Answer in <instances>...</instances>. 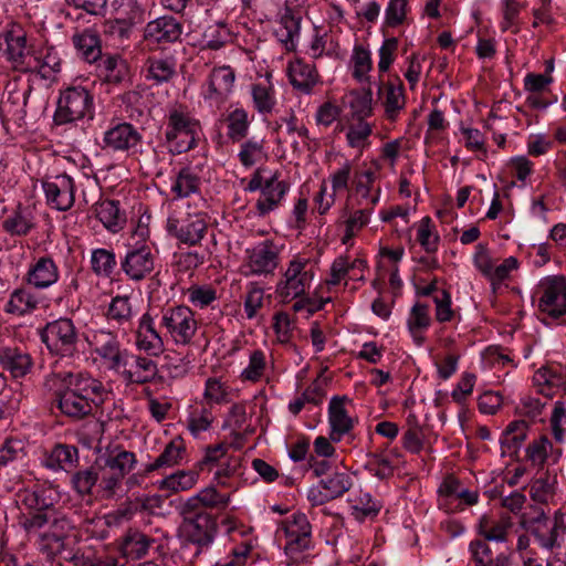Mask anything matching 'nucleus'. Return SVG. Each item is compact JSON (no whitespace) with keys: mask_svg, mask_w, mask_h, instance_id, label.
Returning <instances> with one entry per match:
<instances>
[{"mask_svg":"<svg viewBox=\"0 0 566 566\" xmlns=\"http://www.w3.org/2000/svg\"><path fill=\"white\" fill-rule=\"evenodd\" d=\"M57 268L52 259L41 258L28 273V282L38 289H44L57 281Z\"/></svg>","mask_w":566,"mask_h":566,"instance_id":"obj_23","label":"nucleus"},{"mask_svg":"<svg viewBox=\"0 0 566 566\" xmlns=\"http://www.w3.org/2000/svg\"><path fill=\"white\" fill-rule=\"evenodd\" d=\"M235 75L230 66H220L212 70L207 97L216 102L224 101L232 92Z\"/></svg>","mask_w":566,"mask_h":566,"instance_id":"obj_22","label":"nucleus"},{"mask_svg":"<svg viewBox=\"0 0 566 566\" xmlns=\"http://www.w3.org/2000/svg\"><path fill=\"white\" fill-rule=\"evenodd\" d=\"M353 515L358 521H364L366 517L375 516L379 509L375 502L371 501V496L368 493L360 495L358 499L352 500Z\"/></svg>","mask_w":566,"mask_h":566,"instance_id":"obj_55","label":"nucleus"},{"mask_svg":"<svg viewBox=\"0 0 566 566\" xmlns=\"http://www.w3.org/2000/svg\"><path fill=\"white\" fill-rule=\"evenodd\" d=\"M252 98L254 107L261 114H269L275 106V97L271 87L262 84L252 85Z\"/></svg>","mask_w":566,"mask_h":566,"instance_id":"obj_47","label":"nucleus"},{"mask_svg":"<svg viewBox=\"0 0 566 566\" xmlns=\"http://www.w3.org/2000/svg\"><path fill=\"white\" fill-rule=\"evenodd\" d=\"M115 253L107 249H95L92 251L91 265L92 271L97 276L111 277L116 269Z\"/></svg>","mask_w":566,"mask_h":566,"instance_id":"obj_37","label":"nucleus"},{"mask_svg":"<svg viewBox=\"0 0 566 566\" xmlns=\"http://www.w3.org/2000/svg\"><path fill=\"white\" fill-rule=\"evenodd\" d=\"M319 485L332 500H335L353 486V479L346 472H333L321 479Z\"/></svg>","mask_w":566,"mask_h":566,"instance_id":"obj_34","label":"nucleus"},{"mask_svg":"<svg viewBox=\"0 0 566 566\" xmlns=\"http://www.w3.org/2000/svg\"><path fill=\"white\" fill-rule=\"evenodd\" d=\"M520 525L530 532L539 547L555 552L560 549L566 539V523L564 514L556 512L553 520H549L542 509L537 510L535 516L522 515Z\"/></svg>","mask_w":566,"mask_h":566,"instance_id":"obj_3","label":"nucleus"},{"mask_svg":"<svg viewBox=\"0 0 566 566\" xmlns=\"http://www.w3.org/2000/svg\"><path fill=\"white\" fill-rule=\"evenodd\" d=\"M346 397L335 396L331 399L328 408V419L332 428L331 440L340 441L343 434L349 432L353 428V420L345 409Z\"/></svg>","mask_w":566,"mask_h":566,"instance_id":"obj_21","label":"nucleus"},{"mask_svg":"<svg viewBox=\"0 0 566 566\" xmlns=\"http://www.w3.org/2000/svg\"><path fill=\"white\" fill-rule=\"evenodd\" d=\"M199 123L178 111L169 114L168 126L165 133L166 140L170 144V150L182 154L192 149L199 135Z\"/></svg>","mask_w":566,"mask_h":566,"instance_id":"obj_4","label":"nucleus"},{"mask_svg":"<svg viewBox=\"0 0 566 566\" xmlns=\"http://www.w3.org/2000/svg\"><path fill=\"white\" fill-rule=\"evenodd\" d=\"M386 98H385V111L389 119H395L398 112L405 106V96L402 84L399 83L396 86L392 83H388L385 86Z\"/></svg>","mask_w":566,"mask_h":566,"instance_id":"obj_45","label":"nucleus"},{"mask_svg":"<svg viewBox=\"0 0 566 566\" xmlns=\"http://www.w3.org/2000/svg\"><path fill=\"white\" fill-rule=\"evenodd\" d=\"M289 188L290 185L286 181L279 180L277 174H274L271 178L266 179L260 198L255 203L258 214L264 217L276 209Z\"/></svg>","mask_w":566,"mask_h":566,"instance_id":"obj_16","label":"nucleus"},{"mask_svg":"<svg viewBox=\"0 0 566 566\" xmlns=\"http://www.w3.org/2000/svg\"><path fill=\"white\" fill-rule=\"evenodd\" d=\"M137 370H127L125 377L130 382L146 384L154 379L157 374L156 363L147 357L136 356L134 358Z\"/></svg>","mask_w":566,"mask_h":566,"instance_id":"obj_39","label":"nucleus"},{"mask_svg":"<svg viewBox=\"0 0 566 566\" xmlns=\"http://www.w3.org/2000/svg\"><path fill=\"white\" fill-rule=\"evenodd\" d=\"M48 201L57 210H69L74 203V181L67 175H59L43 184Z\"/></svg>","mask_w":566,"mask_h":566,"instance_id":"obj_14","label":"nucleus"},{"mask_svg":"<svg viewBox=\"0 0 566 566\" xmlns=\"http://www.w3.org/2000/svg\"><path fill=\"white\" fill-rule=\"evenodd\" d=\"M199 188V178L189 168H182L171 187L172 192L179 198L188 197L197 192Z\"/></svg>","mask_w":566,"mask_h":566,"instance_id":"obj_43","label":"nucleus"},{"mask_svg":"<svg viewBox=\"0 0 566 566\" xmlns=\"http://www.w3.org/2000/svg\"><path fill=\"white\" fill-rule=\"evenodd\" d=\"M25 35L14 34L13 32H8L6 34V43H7V55L8 59L14 64V67H31L30 63L25 61L28 57V52L25 48Z\"/></svg>","mask_w":566,"mask_h":566,"instance_id":"obj_35","label":"nucleus"},{"mask_svg":"<svg viewBox=\"0 0 566 566\" xmlns=\"http://www.w3.org/2000/svg\"><path fill=\"white\" fill-rule=\"evenodd\" d=\"M286 537L285 552L293 562H297L296 554L308 549L311 544V524L305 514L293 515V521L287 522L283 528Z\"/></svg>","mask_w":566,"mask_h":566,"instance_id":"obj_11","label":"nucleus"},{"mask_svg":"<svg viewBox=\"0 0 566 566\" xmlns=\"http://www.w3.org/2000/svg\"><path fill=\"white\" fill-rule=\"evenodd\" d=\"M198 480L196 471H177L158 482L159 490H169L174 493L188 491L195 486Z\"/></svg>","mask_w":566,"mask_h":566,"instance_id":"obj_32","label":"nucleus"},{"mask_svg":"<svg viewBox=\"0 0 566 566\" xmlns=\"http://www.w3.org/2000/svg\"><path fill=\"white\" fill-rule=\"evenodd\" d=\"M122 270L133 281H140L154 271V255L147 245L134 248L120 262Z\"/></svg>","mask_w":566,"mask_h":566,"instance_id":"obj_13","label":"nucleus"},{"mask_svg":"<svg viewBox=\"0 0 566 566\" xmlns=\"http://www.w3.org/2000/svg\"><path fill=\"white\" fill-rule=\"evenodd\" d=\"M91 103V96L85 88L65 90L59 98L54 122L62 125L83 118L90 111Z\"/></svg>","mask_w":566,"mask_h":566,"instance_id":"obj_9","label":"nucleus"},{"mask_svg":"<svg viewBox=\"0 0 566 566\" xmlns=\"http://www.w3.org/2000/svg\"><path fill=\"white\" fill-rule=\"evenodd\" d=\"M306 262L293 260L284 273V280L277 283L276 293L283 301H290L305 293L312 275L305 270Z\"/></svg>","mask_w":566,"mask_h":566,"instance_id":"obj_10","label":"nucleus"},{"mask_svg":"<svg viewBox=\"0 0 566 566\" xmlns=\"http://www.w3.org/2000/svg\"><path fill=\"white\" fill-rule=\"evenodd\" d=\"M132 316L133 307L128 296H116L112 300L107 310L108 319L124 325L130 321Z\"/></svg>","mask_w":566,"mask_h":566,"instance_id":"obj_44","label":"nucleus"},{"mask_svg":"<svg viewBox=\"0 0 566 566\" xmlns=\"http://www.w3.org/2000/svg\"><path fill=\"white\" fill-rule=\"evenodd\" d=\"M140 142V134L128 123L118 124L104 134L105 147L113 150L136 149Z\"/></svg>","mask_w":566,"mask_h":566,"instance_id":"obj_17","label":"nucleus"},{"mask_svg":"<svg viewBox=\"0 0 566 566\" xmlns=\"http://www.w3.org/2000/svg\"><path fill=\"white\" fill-rule=\"evenodd\" d=\"M33 224L24 211H15L3 221V228L15 235H25L32 229Z\"/></svg>","mask_w":566,"mask_h":566,"instance_id":"obj_52","label":"nucleus"},{"mask_svg":"<svg viewBox=\"0 0 566 566\" xmlns=\"http://www.w3.org/2000/svg\"><path fill=\"white\" fill-rule=\"evenodd\" d=\"M429 306L422 303H416L408 318L409 331L424 329L430 325Z\"/></svg>","mask_w":566,"mask_h":566,"instance_id":"obj_59","label":"nucleus"},{"mask_svg":"<svg viewBox=\"0 0 566 566\" xmlns=\"http://www.w3.org/2000/svg\"><path fill=\"white\" fill-rule=\"evenodd\" d=\"M95 469L99 488L104 492V496L111 499L115 495L120 485V480L105 465L98 464V458L95 461Z\"/></svg>","mask_w":566,"mask_h":566,"instance_id":"obj_49","label":"nucleus"},{"mask_svg":"<svg viewBox=\"0 0 566 566\" xmlns=\"http://www.w3.org/2000/svg\"><path fill=\"white\" fill-rule=\"evenodd\" d=\"M546 399L542 400L535 397H525L521 399L520 405L517 406V411L521 416L527 417L533 421H542V413L547 403V397L549 394H545Z\"/></svg>","mask_w":566,"mask_h":566,"instance_id":"obj_50","label":"nucleus"},{"mask_svg":"<svg viewBox=\"0 0 566 566\" xmlns=\"http://www.w3.org/2000/svg\"><path fill=\"white\" fill-rule=\"evenodd\" d=\"M154 543V539L136 528H129L123 537L122 552L128 558H142Z\"/></svg>","mask_w":566,"mask_h":566,"instance_id":"obj_24","label":"nucleus"},{"mask_svg":"<svg viewBox=\"0 0 566 566\" xmlns=\"http://www.w3.org/2000/svg\"><path fill=\"white\" fill-rule=\"evenodd\" d=\"M147 77L157 84L168 82L176 75V63L172 59H148Z\"/></svg>","mask_w":566,"mask_h":566,"instance_id":"obj_38","label":"nucleus"},{"mask_svg":"<svg viewBox=\"0 0 566 566\" xmlns=\"http://www.w3.org/2000/svg\"><path fill=\"white\" fill-rule=\"evenodd\" d=\"M366 469L375 476L384 480L392 475L394 467L388 458L374 455L366 464Z\"/></svg>","mask_w":566,"mask_h":566,"instance_id":"obj_63","label":"nucleus"},{"mask_svg":"<svg viewBox=\"0 0 566 566\" xmlns=\"http://www.w3.org/2000/svg\"><path fill=\"white\" fill-rule=\"evenodd\" d=\"M94 352L108 361V368L117 370L125 366L124 353L120 352L117 337L105 331L94 333L91 342Z\"/></svg>","mask_w":566,"mask_h":566,"instance_id":"obj_15","label":"nucleus"},{"mask_svg":"<svg viewBox=\"0 0 566 566\" xmlns=\"http://www.w3.org/2000/svg\"><path fill=\"white\" fill-rule=\"evenodd\" d=\"M136 345L148 355L158 356L164 352V340L154 326L149 314L143 315L137 332Z\"/></svg>","mask_w":566,"mask_h":566,"instance_id":"obj_20","label":"nucleus"},{"mask_svg":"<svg viewBox=\"0 0 566 566\" xmlns=\"http://www.w3.org/2000/svg\"><path fill=\"white\" fill-rule=\"evenodd\" d=\"M182 33V27L174 17H160L147 23L145 38L155 42H175Z\"/></svg>","mask_w":566,"mask_h":566,"instance_id":"obj_19","label":"nucleus"},{"mask_svg":"<svg viewBox=\"0 0 566 566\" xmlns=\"http://www.w3.org/2000/svg\"><path fill=\"white\" fill-rule=\"evenodd\" d=\"M300 22L301 19L294 17L290 10L281 17L275 35L287 51H294L296 48L295 39L300 35Z\"/></svg>","mask_w":566,"mask_h":566,"instance_id":"obj_28","label":"nucleus"},{"mask_svg":"<svg viewBox=\"0 0 566 566\" xmlns=\"http://www.w3.org/2000/svg\"><path fill=\"white\" fill-rule=\"evenodd\" d=\"M49 523H51L52 528H56L61 523V521L56 518L52 505L49 506V510L30 512L28 515L22 514L20 516V525L27 532L38 531ZM62 523H64V521H62Z\"/></svg>","mask_w":566,"mask_h":566,"instance_id":"obj_33","label":"nucleus"},{"mask_svg":"<svg viewBox=\"0 0 566 566\" xmlns=\"http://www.w3.org/2000/svg\"><path fill=\"white\" fill-rule=\"evenodd\" d=\"M229 502L228 495L220 494L214 488H206L197 495L181 502L180 505L187 506L196 511L209 512L210 509L217 506H226Z\"/></svg>","mask_w":566,"mask_h":566,"instance_id":"obj_26","label":"nucleus"},{"mask_svg":"<svg viewBox=\"0 0 566 566\" xmlns=\"http://www.w3.org/2000/svg\"><path fill=\"white\" fill-rule=\"evenodd\" d=\"M407 0H390L386 9V23L389 27H397L406 19Z\"/></svg>","mask_w":566,"mask_h":566,"instance_id":"obj_60","label":"nucleus"},{"mask_svg":"<svg viewBox=\"0 0 566 566\" xmlns=\"http://www.w3.org/2000/svg\"><path fill=\"white\" fill-rule=\"evenodd\" d=\"M520 14V4L516 0H503V21L501 24L502 31L513 29L514 33L518 32L516 28V19Z\"/></svg>","mask_w":566,"mask_h":566,"instance_id":"obj_64","label":"nucleus"},{"mask_svg":"<svg viewBox=\"0 0 566 566\" xmlns=\"http://www.w3.org/2000/svg\"><path fill=\"white\" fill-rule=\"evenodd\" d=\"M36 304V298L30 292L24 289H18L10 296L8 312L23 315L35 308Z\"/></svg>","mask_w":566,"mask_h":566,"instance_id":"obj_42","label":"nucleus"},{"mask_svg":"<svg viewBox=\"0 0 566 566\" xmlns=\"http://www.w3.org/2000/svg\"><path fill=\"white\" fill-rule=\"evenodd\" d=\"M73 44L82 55V57L88 62H96L102 55V49L99 38L92 31H84L73 36Z\"/></svg>","mask_w":566,"mask_h":566,"instance_id":"obj_30","label":"nucleus"},{"mask_svg":"<svg viewBox=\"0 0 566 566\" xmlns=\"http://www.w3.org/2000/svg\"><path fill=\"white\" fill-rule=\"evenodd\" d=\"M135 463V454L126 450L98 457V464L107 467L120 481L130 472Z\"/></svg>","mask_w":566,"mask_h":566,"instance_id":"obj_27","label":"nucleus"},{"mask_svg":"<svg viewBox=\"0 0 566 566\" xmlns=\"http://www.w3.org/2000/svg\"><path fill=\"white\" fill-rule=\"evenodd\" d=\"M265 368V356L261 350H254L250 356L249 366L242 371L247 380L256 381L263 375Z\"/></svg>","mask_w":566,"mask_h":566,"instance_id":"obj_58","label":"nucleus"},{"mask_svg":"<svg viewBox=\"0 0 566 566\" xmlns=\"http://www.w3.org/2000/svg\"><path fill=\"white\" fill-rule=\"evenodd\" d=\"M41 338L51 353L61 357L72 356L76 350L77 333L70 318L48 323Z\"/></svg>","mask_w":566,"mask_h":566,"instance_id":"obj_5","label":"nucleus"},{"mask_svg":"<svg viewBox=\"0 0 566 566\" xmlns=\"http://www.w3.org/2000/svg\"><path fill=\"white\" fill-rule=\"evenodd\" d=\"M0 364L13 378L24 377L33 367V360L27 352L10 346L0 347Z\"/></svg>","mask_w":566,"mask_h":566,"instance_id":"obj_18","label":"nucleus"},{"mask_svg":"<svg viewBox=\"0 0 566 566\" xmlns=\"http://www.w3.org/2000/svg\"><path fill=\"white\" fill-rule=\"evenodd\" d=\"M551 426L554 438L557 441H562L564 433L566 432V408L560 401H557L554 406L551 417Z\"/></svg>","mask_w":566,"mask_h":566,"instance_id":"obj_62","label":"nucleus"},{"mask_svg":"<svg viewBox=\"0 0 566 566\" xmlns=\"http://www.w3.org/2000/svg\"><path fill=\"white\" fill-rule=\"evenodd\" d=\"M228 136L234 140H241L247 136L249 128L248 113L243 108H235L228 117Z\"/></svg>","mask_w":566,"mask_h":566,"instance_id":"obj_41","label":"nucleus"},{"mask_svg":"<svg viewBox=\"0 0 566 566\" xmlns=\"http://www.w3.org/2000/svg\"><path fill=\"white\" fill-rule=\"evenodd\" d=\"M247 253V266L252 274H272L279 264V250L271 240L259 243Z\"/></svg>","mask_w":566,"mask_h":566,"instance_id":"obj_12","label":"nucleus"},{"mask_svg":"<svg viewBox=\"0 0 566 566\" xmlns=\"http://www.w3.org/2000/svg\"><path fill=\"white\" fill-rule=\"evenodd\" d=\"M107 396L108 391L99 380L82 374H69L66 387L55 394L61 412L74 419L91 415Z\"/></svg>","mask_w":566,"mask_h":566,"instance_id":"obj_1","label":"nucleus"},{"mask_svg":"<svg viewBox=\"0 0 566 566\" xmlns=\"http://www.w3.org/2000/svg\"><path fill=\"white\" fill-rule=\"evenodd\" d=\"M541 296L538 310L553 319L566 314V277L564 275L547 276L538 285Z\"/></svg>","mask_w":566,"mask_h":566,"instance_id":"obj_6","label":"nucleus"},{"mask_svg":"<svg viewBox=\"0 0 566 566\" xmlns=\"http://www.w3.org/2000/svg\"><path fill=\"white\" fill-rule=\"evenodd\" d=\"M118 201L103 200L95 205L94 211L104 227L113 232L123 228L126 221L125 214L119 210Z\"/></svg>","mask_w":566,"mask_h":566,"instance_id":"obj_25","label":"nucleus"},{"mask_svg":"<svg viewBox=\"0 0 566 566\" xmlns=\"http://www.w3.org/2000/svg\"><path fill=\"white\" fill-rule=\"evenodd\" d=\"M78 460V451L75 447L59 444L56 446L52 452L50 458L48 459V465L52 469H61L64 471H69Z\"/></svg>","mask_w":566,"mask_h":566,"instance_id":"obj_36","label":"nucleus"},{"mask_svg":"<svg viewBox=\"0 0 566 566\" xmlns=\"http://www.w3.org/2000/svg\"><path fill=\"white\" fill-rule=\"evenodd\" d=\"M97 481L95 464L88 469L76 472L72 478L75 490L81 494H90Z\"/></svg>","mask_w":566,"mask_h":566,"instance_id":"obj_53","label":"nucleus"},{"mask_svg":"<svg viewBox=\"0 0 566 566\" xmlns=\"http://www.w3.org/2000/svg\"><path fill=\"white\" fill-rule=\"evenodd\" d=\"M470 552L475 566H489L494 560L492 551L485 539L472 541Z\"/></svg>","mask_w":566,"mask_h":566,"instance_id":"obj_56","label":"nucleus"},{"mask_svg":"<svg viewBox=\"0 0 566 566\" xmlns=\"http://www.w3.org/2000/svg\"><path fill=\"white\" fill-rule=\"evenodd\" d=\"M528 426L524 420L513 421L506 428L502 444L509 450L516 451L526 438Z\"/></svg>","mask_w":566,"mask_h":566,"instance_id":"obj_46","label":"nucleus"},{"mask_svg":"<svg viewBox=\"0 0 566 566\" xmlns=\"http://www.w3.org/2000/svg\"><path fill=\"white\" fill-rule=\"evenodd\" d=\"M181 516L178 536L185 543L193 544L201 549L210 546L218 533V522L211 512L196 511L184 505L177 507Z\"/></svg>","mask_w":566,"mask_h":566,"instance_id":"obj_2","label":"nucleus"},{"mask_svg":"<svg viewBox=\"0 0 566 566\" xmlns=\"http://www.w3.org/2000/svg\"><path fill=\"white\" fill-rule=\"evenodd\" d=\"M264 291L256 284H251L244 300V310L249 319L253 318L263 306Z\"/></svg>","mask_w":566,"mask_h":566,"instance_id":"obj_57","label":"nucleus"},{"mask_svg":"<svg viewBox=\"0 0 566 566\" xmlns=\"http://www.w3.org/2000/svg\"><path fill=\"white\" fill-rule=\"evenodd\" d=\"M371 102L373 94L370 88L364 91L360 94L354 95L353 99L350 101V109L354 117H356L358 122H364L366 117L371 115Z\"/></svg>","mask_w":566,"mask_h":566,"instance_id":"obj_51","label":"nucleus"},{"mask_svg":"<svg viewBox=\"0 0 566 566\" xmlns=\"http://www.w3.org/2000/svg\"><path fill=\"white\" fill-rule=\"evenodd\" d=\"M290 78L295 88L310 93L317 82V73L313 65L296 62L290 67Z\"/></svg>","mask_w":566,"mask_h":566,"instance_id":"obj_31","label":"nucleus"},{"mask_svg":"<svg viewBox=\"0 0 566 566\" xmlns=\"http://www.w3.org/2000/svg\"><path fill=\"white\" fill-rule=\"evenodd\" d=\"M537 384H544L548 387H558L566 390V376L563 365L545 366L539 368L534 376Z\"/></svg>","mask_w":566,"mask_h":566,"instance_id":"obj_40","label":"nucleus"},{"mask_svg":"<svg viewBox=\"0 0 566 566\" xmlns=\"http://www.w3.org/2000/svg\"><path fill=\"white\" fill-rule=\"evenodd\" d=\"M354 71L353 75L359 81L366 78L367 73L371 67L370 54L363 48H356L354 53Z\"/></svg>","mask_w":566,"mask_h":566,"instance_id":"obj_61","label":"nucleus"},{"mask_svg":"<svg viewBox=\"0 0 566 566\" xmlns=\"http://www.w3.org/2000/svg\"><path fill=\"white\" fill-rule=\"evenodd\" d=\"M161 326L176 344H190L197 332L195 314L187 306L168 307L163 311Z\"/></svg>","mask_w":566,"mask_h":566,"instance_id":"obj_7","label":"nucleus"},{"mask_svg":"<svg viewBox=\"0 0 566 566\" xmlns=\"http://www.w3.org/2000/svg\"><path fill=\"white\" fill-rule=\"evenodd\" d=\"M168 233L188 245H197L203 239L207 223L201 214L172 213L167 220Z\"/></svg>","mask_w":566,"mask_h":566,"instance_id":"obj_8","label":"nucleus"},{"mask_svg":"<svg viewBox=\"0 0 566 566\" xmlns=\"http://www.w3.org/2000/svg\"><path fill=\"white\" fill-rule=\"evenodd\" d=\"M553 494L554 486L547 476L535 479L530 486V496L537 503H547Z\"/></svg>","mask_w":566,"mask_h":566,"instance_id":"obj_54","label":"nucleus"},{"mask_svg":"<svg viewBox=\"0 0 566 566\" xmlns=\"http://www.w3.org/2000/svg\"><path fill=\"white\" fill-rule=\"evenodd\" d=\"M185 453V446L181 440H172L169 442L161 454L156 460L147 464L144 469V474H148L153 471L170 468L180 462Z\"/></svg>","mask_w":566,"mask_h":566,"instance_id":"obj_29","label":"nucleus"},{"mask_svg":"<svg viewBox=\"0 0 566 566\" xmlns=\"http://www.w3.org/2000/svg\"><path fill=\"white\" fill-rule=\"evenodd\" d=\"M264 157L263 140L250 139L241 145L239 159L244 167H251Z\"/></svg>","mask_w":566,"mask_h":566,"instance_id":"obj_48","label":"nucleus"}]
</instances>
